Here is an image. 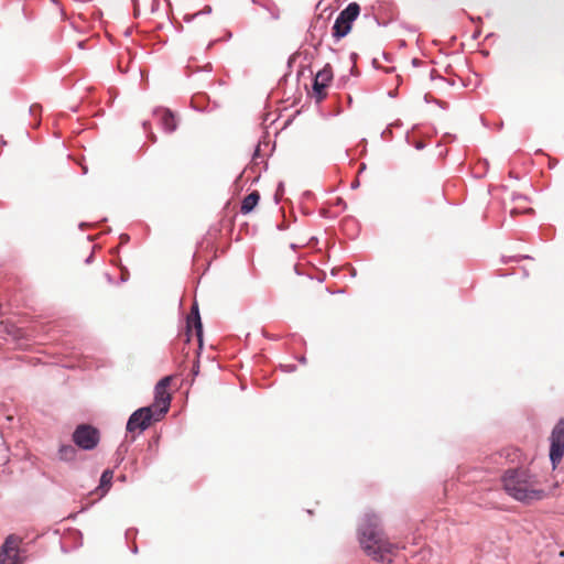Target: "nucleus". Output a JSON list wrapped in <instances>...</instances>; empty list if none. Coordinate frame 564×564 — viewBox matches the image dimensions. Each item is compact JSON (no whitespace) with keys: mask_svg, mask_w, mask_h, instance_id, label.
<instances>
[{"mask_svg":"<svg viewBox=\"0 0 564 564\" xmlns=\"http://www.w3.org/2000/svg\"><path fill=\"white\" fill-rule=\"evenodd\" d=\"M200 12H196V14L192 15L191 18H185L186 21H191L193 18H195L196 15H199Z\"/></svg>","mask_w":564,"mask_h":564,"instance_id":"f3484780","label":"nucleus"},{"mask_svg":"<svg viewBox=\"0 0 564 564\" xmlns=\"http://www.w3.org/2000/svg\"><path fill=\"white\" fill-rule=\"evenodd\" d=\"M19 540L8 536L0 551V564H22L18 551Z\"/></svg>","mask_w":564,"mask_h":564,"instance_id":"0eeeda50","label":"nucleus"},{"mask_svg":"<svg viewBox=\"0 0 564 564\" xmlns=\"http://www.w3.org/2000/svg\"><path fill=\"white\" fill-rule=\"evenodd\" d=\"M358 186H359V182H358V181H356V182H354V183L351 184V187H352V188H357Z\"/></svg>","mask_w":564,"mask_h":564,"instance_id":"dca6fc26","label":"nucleus"},{"mask_svg":"<svg viewBox=\"0 0 564 564\" xmlns=\"http://www.w3.org/2000/svg\"><path fill=\"white\" fill-rule=\"evenodd\" d=\"M59 458L63 460H70L75 455V448L72 445H62L58 451Z\"/></svg>","mask_w":564,"mask_h":564,"instance_id":"2eb2a0df","label":"nucleus"},{"mask_svg":"<svg viewBox=\"0 0 564 564\" xmlns=\"http://www.w3.org/2000/svg\"><path fill=\"white\" fill-rule=\"evenodd\" d=\"M155 416L154 406L140 408L130 415L127 422V431L130 433L137 430L143 432L153 421H158Z\"/></svg>","mask_w":564,"mask_h":564,"instance_id":"39448f33","label":"nucleus"},{"mask_svg":"<svg viewBox=\"0 0 564 564\" xmlns=\"http://www.w3.org/2000/svg\"><path fill=\"white\" fill-rule=\"evenodd\" d=\"M192 326L195 328L196 336L198 338L199 344L203 341V325L198 312V306L195 303L192 307L191 315L187 317V340H189V334L192 332Z\"/></svg>","mask_w":564,"mask_h":564,"instance_id":"1a4fd4ad","label":"nucleus"},{"mask_svg":"<svg viewBox=\"0 0 564 564\" xmlns=\"http://www.w3.org/2000/svg\"><path fill=\"white\" fill-rule=\"evenodd\" d=\"M112 477H113V474L109 469L105 470L101 474L100 485H99V488H98V490L101 491V495H105L109 490Z\"/></svg>","mask_w":564,"mask_h":564,"instance_id":"4468645a","label":"nucleus"},{"mask_svg":"<svg viewBox=\"0 0 564 564\" xmlns=\"http://www.w3.org/2000/svg\"><path fill=\"white\" fill-rule=\"evenodd\" d=\"M154 116L160 121L162 129L166 132H173L176 129V120L169 109H156Z\"/></svg>","mask_w":564,"mask_h":564,"instance_id":"9d476101","label":"nucleus"},{"mask_svg":"<svg viewBox=\"0 0 564 564\" xmlns=\"http://www.w3.org/2000/svg\"><path fill=\"white\" fill-rule=\"evenodd\" d=\"M360 7L356 2L349 3L338 15L344 19L349 25L358 18Z\"/></svg>","mask_w":564,"mask_h":564,"instance_id":"9b49d317","label":"nucleus"},{"mask_svg":"<svg viewBox=\"0 0 564 564\" xmlns=\"http://www.w3.org/2000/svg\"><path fill=\"white\" fill-rule=\"evenodd\" d=\"M170 382L171 377H164L155 386L154 403L150 406H154V411L156 412V420H161L169 411L171 397L167 392V387Z\"/></svg>","mask_w":564,"mask_h":564,"instance_id":"20e7f679","label":"nucleus"},{"mask_svg":"<svg viewBox=\"0 0 564 564\" xmlns=\"http://www.w3.org/2000/svg\"><path fill=\"white\" fill-rule=\"evenodd\" d=\"M91 258L93 256H89L87 259H86V262L89 263L91 261Z\"/></svg>","mask_w":564,"mask_h":564,"instance_id":"a211bd4d","label":"nucleus"},{"mask_svg":"<svg viewBox=\"0 0 564 564\" xmlns=\"http://www.w3.org/2000/svg\"><path fill=\"white\" fill-rule=\"evenodd\" d=\"M350 30L351 25L338 15L334 22L333 36L336 37V40H340L346 36Z\"/></svg>","mask_w":564,"mask_h":564,"instance_id":"f8f14e48","label":"nucleus"},{"mask_svg":"<svg viewBox=\"0 0 564 564\" xmlns=\"http://www.w3.org/2000/svg\"><path fill=\"white\" fill-rule=\"evenodd\" d=\"M358 540L366 554L377 562L391 563L398 551V546L384 538L379 517L371 512L361 518Z\"/></svg>","mask_w":564,"mask_h":564,"instance_id":"f257e3e1","label":"nucleus"},{"mask_svg":"<svg viewBox=\"0 0 564 564\" xmlns=\"http://www.w3.org/2000/svg\"><path fill=\"white\" fill-rule=\"evenodd\" d=\"M210 11H212V8H210V7H207L206 12H208V13H209Z\"/></svg>","mask_w":564,"mask_h":564,"instance_id":"6ab92c4d","label":"nucleus"},{"mask_svg":"<svg viewBox=\"0 0 564 564\" xmlns=\"http://www.w3.org/2000/svg\"><path fill=\"white\" fill-rule=\"evenodd\" d=\"M260 199V195L258 192H252L248 194L241 204V213L242 214H249L253 210V208L257 206L258 202Z\"/></svg>","mask_w":564,"mask_h":564,"instance_id":"ddd939ff","label":"nucleus"},{"mask_svg":"<svg viewBox=\"0 0 564 564\" xmlns=\"http://www.w3.org/2000/svg\"><path fill=\"white\" fill-rule=\"evenodd\" d=\"M564 456V420L561 419L553 427L550 436V460L553 468L561 463Z\"/></svg>","mask_w":564,"mask_h":564,"instance_id":"7ed1b4c3","label":"nucleus"},{"mask_svg":"<svg viewBox=\"0 0 564 564\" xmlns=\"http://www.w3.org/2000/svg\"><path fill=\"white\" fill-rule=\"evenodd\" d=\"M159 0H153V4L158 3Z\"/></svg>","mask_w":564,"mask_h":564,"instance_id":"412c9836","label":"nucleus"},{"mask_svg":"<svg viewBox=\"0 0 564 564\" xmlns=\"http://www.w3.org/2000/svg\"><path fill=\"white\" fill-rule=\"evenodd\" d=\"M333 79V69L330 65L326 64L321 70L317 72L314 78L313 89L318 99L324 98V89Z\"/></svg>","mask_w":564,"mask_h":564,"instance_id":"6e6552de","label":"nucleus"},{"mask_svg":"<svg viewBox=\"0 0 564 564\" xmlns=\"http://www.w3.org/2000/svg\"><path fill=\"white\" fill-rule=\"evenodd\" d=\"M73 440L80 448L93 449L99 441L98 431L89 425H79L73 434Z\"/></svg>","mask_w":564,"mask_h":564,"instance_id":"423d86ee","label":"nucleus"},{"mask_svg":"<svg viewBox=\"0 0 564 564\" xmlns=\"http://www.w3.org/2000/svg\"><path fill=\"white\" fill-rule=\"evenodd\" d=\"M505 491L514 500L530 503L542 500L545 490L538 477L527 469H509L502 476Z\"/></svg>","mask_w":564,"mask_h":564,"instance_id":"f03ea898","label":"nucleus"},{"mask_svg":"<svg viewBox=\"0 0 564 564\" xmlns=\"http://www.w3.org/2000/svg\"><path fill=\"white\" fill-rule=\"evenodd\" d=\"M365 169H366V166H365V164H362L360 171H365Z\"/></svg>","mask_w":564,"mask_h":564,"instance_id":"aec40b11","label":"nucleus"}]
</instances>
